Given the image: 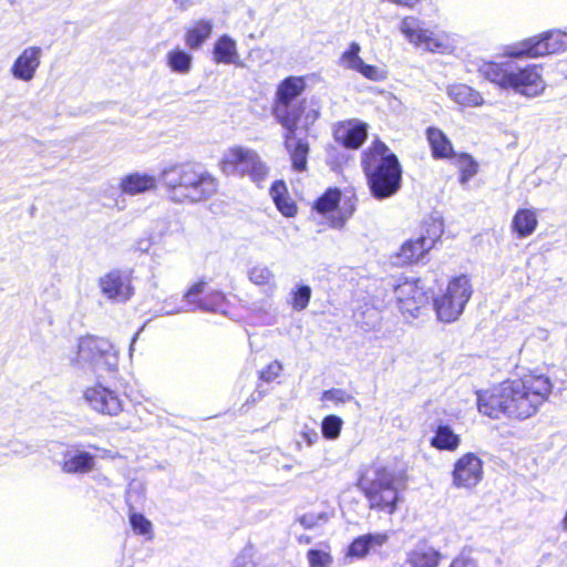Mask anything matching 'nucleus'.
<instances>
[{"label":"nucleus","mask_w":567,"mask_h":567,"mask_svg":"<svg viewBox=\"0 0 567 567\" xmlns=\"http://www.w3.org/2000/svg\"><path fill=\"white\" fill-rule=\"evenodd\" d=\"M309 567H331L332 556L322 549H309L307 553Z\"/></svg>","instance_id":"39"},{"label":"nucleus","mask_w":567,"mask_h":567,"mask_svg":"<svg viewBox=\"0 0 567 567\" xmlns=\"http://www.w3.org/2000/svg\"><path fill=\"white\" fill-rule=\"evenodd\" d=\"M213 32V22L200 19L194 22L185 32V44L192 50L199 49Z\"/></svg>","instance_id":"27"},{"label":"nucleus","mask_w":567,"mask_h":567,"mask_svg":"<svg viewBox=\"0 0 567 567\" xmlns=\"http://www.w3.org/2000/svg\"><path fill=\"white\" fill-rule=\"evenodd\" d=\"M184 164L173 165L164 168L159 175V181L169 190V196L176 202V188L181 184V177Z\"/></svg>","instance_id":"33"},{"label":"nucleus","mask_w":567,"mask_h":567,"mask_svg":"<svg viewBox=\"0 0 567 567\" xmlns=\"http://www.w3.org/2000/svg\"><path fill=\"white\" fill-rule=\"evenodd\" d=\"M43 50L38 45L24 48L10 66V74L21 82H31L41 65Z\"/></svg>","instance_id":"18"},{"label":"nucleus","mask_w":567,"mask_h":567,"mask_svg":"<svg viewBox=\"0 0 567 567\" xmlns=\"http://www.w3.org/2000/svg\"><path fill=\"white\" fill-rule=\"evenodd\" d=\"M90 447H91V449H94V450H96V451H102L103 453H107V452H109V451H106V450H102V449H100V447H97V446H95V445H90Z\"/></svg>","instance_id":"52"},{"label":"nucleus","mask_w":567,"mask_h":567,"mask_svg":"<svg viewBox=\"0 0 567 567\" xmlns=\"http://www.w3.org/2000/svg\"><path fill=\"white\" fill-rule=\"evenodd\" d=\"M213 58L216 63L237 64V42L227 34L220 35L214 44Z\"/></svg>","instance_id":"25"},{"label":"nucleus","mask_w":567,"mask_h":567,"mask_svg":"<svg viewBox=\"0 0 567 567\" xmlns=\"http://www.w3.org/2000/svg\"><path fill=\"white\" fill-rule=\"evenodd\" d=\"M217 181L209 173L184 165L181 184L176 188V202H200L217 192Z\"/></svg>","instance_id":"11"},{"label":"nucleus","mask_w":567,"mask_h":567,"mask_svg":"<svg viewBox=\"0 0 567 567\" xmlns=\"http://www.w3.org/2000/svg\"><path fill=\"white\" fill-rule=\"evenodd\" d=\"M58 464L65 474H86L93 471L95 458L78 445H71L62 453V460Z\"/></svg>","instance_id":"20"},{"label":"nucleus","mask_w":567,"mask_h":567,"mask_svg":"<svg viewBox=\"0 0 567 567\" xmlns=\"http://www.w3.org/2000/svg\"><path fill=\"white\" fill-rule=\"evenodd\" d=\"M133 270L112 269L99 279L103 296L114 302L125 303L134 295Z\"/></svg>","instance_id":"13"},{"label":"nucleus","mask_w":567,"mask_h":567,"mask_svg":"<svg viewBox=\"0 0 567 567\" xmlns=\"http://www.w3.org/2000/svg\"><path fill=\"white\" fill-rule=\"evenodd\" d=\"M472 293L473 287L467 276L461 275L451 279L445 291L433 300L437 319L445 323L456 321L463 313Z\"/></svg>","instance_id":"7"},{"label":"nucleus","mask_w":567,"mask_h":567,"mask_svg":"<svg viewBox=\"0 0 567 567\" xmlns=\"http://www.w3.org/2000/svg\"><path fill=\"white\" fill-rule=\"evenodd\" d=\"M512 226L522 238L532 235L537 226L536 213L532 209H519L513 218Z\"/></svg>","instance_id":"31"},{"label":"nucleus","mask_w":567,"mask_h":567,"mask_svg":"<svg viewBox=\"0 0 567 567\" xmlns=\"http://www.w3.org/2000/svg\"><path fill=\"white\" fill-rule=\"evenodd\" d=\"M329 518H330V515L327 512H320V513L311 512V513H307V514L302 515L299 518V523L305 528L309 529V528H313V527L326 524L329 520Z\"/></svg>","instance_id":"41"},{"label":"nucleus","mask_w":567,"mask_h":567,"mask_svg":"<svg viewBox=\"0 0 567 567\" xmlns=\"http://www.w3.org/2000/svg\"><path fill=\"white\" fill-rule=\"evenodd\" d=\"M457 165L461 171L460 182L463 185L477 173V163L468 154H461L457 157Z\"/></svg>","instance_id":"35"},{"label":"nucleus","mask_w":567,"mask_h":567,"mask_svg":"<svg viewBox=\"0 0 567 567\" xmlns=\"http://www.w3.org/2000/svg\"><path fill=\"white\" fill-rule=\"evenodd\" d=\"M553 383L544 374H529L505 381L489 390L477 391L478 411L492 419H527L548 399Z\"/></svg>","instance_id":"2"},{"label":"nucleus","mask_w":567,"mask_h":567,"mask_svg":"<svg viewBox=\"0 0 567 567\" xmlns=\"http://www.w3.org/2000/svg\"><path fill=\"white\" fill-rule=\"evenodd\" d=\"M480 72L498 87L512 90L526 97L539 96L546 89L542 68L536 64L519 68L509 61L503 63L484 62Z\"/></svg>","instance_id":"4"},{"label":"nucleus","mask_w":567,"mask_h":567,"mask_svg":"<svg viewBox=\"0 0 567 567\" xmlns=\"http://www.w3.org/2000/svg\"><path fill=\"white\" fill-rule=\"evenodd\" d=\"M220 168L226 175L249 176L255 183L262 182L268 175V167L258 153L244 146L228 148L220 161Z\"/></svg>","instance_id":"9"},{"label":"nucleus","mask_w":567,"mask_h":567,"mask_svg":"<svg viewBox=\"0 0 567 567\" xmlns=\"http://www.w3.org/2000/svg\"><path fill=\"white\" fill-rule=\"evenodd\" d=\"M306 89L300 76L286 78L277 87L272 105V114L284 128L285 147L290 156L295 171L307 168L309 143L306 136L311 125L320 115L319 102L315 99L297 101Z\"/></svg>","instance_id":"1"},{"label":"nucleus","mask_w":567,"mask_h":567,"mask_svg":"<svg viewBox=\"0 0 567 567\" xmlns=\"http://www.w3.org/2000/svg\"><path fill=\"white\" fill-rule=\"evenodd\" d=\"M559 71L567 78V61H561L559 63Z\"/></svg>","instance_id":"48"},{"label":"nucleus","mask_w":567,"mask_h":567,"mask_svg":"<svg viewBox=\"0 0 567 567\" xmlns=\"http://www.w3.org/2000/svg\"><path fill=\"white\" fill-rule=\"evenodd\" d=\"M449 97L464 107H476L484 103L481 93L465 84H453L447 87Z\"/></svg>","instance_id":"26"},{"label":"nucleus","mask_w":567,"mask_h":567,"mask_svg":"<svg viewBox=\"0 0 567 567\" xmlns=\"http://www.w3.org/2000/svg\"><path fill=\"white\" fill-rule=\"evenodd\" d=\"M360 51V44L357 42H351L349 49L342 53L340 58V64L346 69L359 72L369 80H383L385 78L384 71L374 65L364 63L359 55Z\"/></svg>","instance_id":"21"},{"label":"nucleus","mask_w":567,"mask_h":567,"mask_svg":"<svg viewBox=\"0 0 567 567\" xmlns=\"http://www.w3.org/2000/svg\"><path fill=\"white\" fill-rule=\"evenodd\" d=\"M158 179L155 175L134 172L120 179L118 188L122 193L135 196L157 188Z\"/></svg>","instance_id":"22"},{"label":"nucleus","mask_w":567,"mask_h":567,"mask_svg":"<svg viewBox=\"0 0 567 567\" xmlns=\"http://www.w3.org/2000/svg\"><path fill=\"white\" fill-rule=\"evenodd\" d=\"M336 140L348 148H359L367 138V126L362 123H343L334 132Z\"/></svg>","instance_id":"24"},{"label":"nucleus","mask_w":567,"mask_h":567,"mask_svg":"<svg viewBox=\"0 0 567 567\" xmlns=\"http://www.w3.org/2000/svg\"><path fill=\"white\" fill-rule=\"evenodd\" d=\"M442 554L427 542H417L406 554L405 563L410 567H437Z\"/></svg>","instance_id":"23"},{"label":"nucleus","mask_w":567,"mask_h":567,"mask_svg":"<svg viewBox=\"0 0 567 567\" xmlns=\"http://www.w3.org/2000/svg\"><path fill=\"white\" fill-rule=\"evenodd\" d=\"M249 280L257 286H267L274 281L272 271L264 265H256L248 271Z\"/></svg>","instance_id":"36"},{"label":"nucleus","mask_w":567,"mask_h":567,"mask_svg":"<svg viewBox=\"0 0 567 567\" xmlns=\"http://www.w3.org/2000/svg\"><path fill=\"white\" fill-rule=\"evenodd\" d=\"M443 234V225L440 220L432 219L426 226L425 230L416 239L405 241L400 250L399 258L402 262L419 261L429 250H431L435 243Z\"/></svg>","instance_id":"15"},{"label":"nucleus","mask_w":567,"mask_h":567,"mask_svg":"<svg viewBox=\"0 0 567 567\" xmlns=\"http://www.w3.org/2000/svg\"><path fill=\"white\" fill-rule=\"evenodd\" d=\"M370 508L393 514L400 499L398 478L392 470L374 465L365 470L359 481Z\"/></svg>","instance_id":"5"},{"label":"nucleus","mask_w":567,"mask_h":567,"mask_svg":"<svg viewBox=\"0 0 567 567\" xmlns=\"http://www.w3.org/2000/svg\"><path fill=\"white\" fill-rule=\"evenodd\" d=\"M389 533H368L355 537L347 548L346 556L351 559H364L371 554H378L388 544Z\"/></svg>","instance_id":"19"},{"label":"nucleus","mask_w":567,"mask_h":567,"mask_svg":"<svg viewBox=\"0 0 567 567\" xmlns=\"http://www.w3.org/2000/svg\"><path fill=\"white\" fill-rule=\"evenodd\" d=\"M430 443L436 450L454 452L461 445V437L450 425L440 424Z\"/></svg>","instance_id":"28"},{"label":"nucleus","mask_w":567,"mask_h":567,"mask_svg":"<svg viewBox=\"0 0 567 567\" xmlns=\"http://www.w3.org/2000/svg\"><path fill=\"white\" fill-rule=\"evenodd\" d=\"M343 421L337 415H328L321 424L322 435L328 440H334L340 435Z\"/></svg>","instance_id":"38"},{"label":"nucleus","mask_w":567,"mask_h":567,"mask_svg":"<svg viewBox=\"0 0 567 567\" xmlns=\"http://www.w3.org/2000/svg\"><path fill=\"white\" fill-rule=\"evenodd\" d=\"M311 298V288L309 286H300L292 292V308L301 311L308 307Z\"/></svg>","instance_id":"40"},{"label":"nucleus","mask_w":567,"mask_h":567,"mask_svg":"<svg viewBox=\"0 0 567 567\" xmlns=\"http://www.w3.org/2000/svg\"><path fill=\"white\" fill-rule=\"evenodd\" d=\"M148 247H150V243L147 241V243H145V247H141V250L147 251Z\"/></svg>","instance_id":"54"},{"label":"nucleus","mask_w":567,"mask_h":567,"mask_svg":"<svg viewBox=\"0 0 567 567\" xmlns=\"http://www.w3.org/2000/svg\"><path fill=\"white\" fill-rule=\"evenodd\" d=\"M323 401H331L334 403H347L353 400V396L342 389L326 390L322 393Z\"/></svg>","instance_id":"42"},{"label":"nucleus","mask_w":567,"mask_h":567,"mask_svg":"<svg viewBox=\"0 0 567 567\" xmlns=\"http://www.w3.org/2000/svg\"><path fill=\"white\" fill-rule=\"evenodd\" d=\"M233 567H255L254 563L245 557H239L235 560Z\"/></svg>","instance_id":"45"},{"label":"nucleus","mask_w":567,"mask_h":567,"mask_svg":"<svg viewBox=\"0 0 567 567\" xmlns=\"http://www.w3.org/2000/svg\"><path fill=\"white\" fill-rule=\"evenodd\" d=\"M71 362L89 365L95 371H113L118 364V352L106 339L86 336L79 339L76 354Z\"/></svg>","instance_id":"8"},{"label":"nucleus","mask_w":567,"mask_h":567,"mask_svg":"<svg viewBox=\"0 0 567 567\" xmlns=\"http://www.w3.org/2000/svg\"><path fill=\"white\" fill-rule=\"evenodd\" d=\"M483 473V461L475 453H465L454 463L452 484L456 488L472 489L481 483Z\"/></svg>","instance_id":"16"},{"label":"nucleus","mask_w":567,"mask_h":567,"mask_svg":"<svg viewBox=\"0 0 567 567\" xmlns=\"http://www.w3.org/2000/svg\"><path fill=\"white\" fill-rule=\"evenodd\" d=\"M299 543H303V544H309L310 543V537L309 536H306V535H302V536H299L298 538Z\"/></svg>","instance_id":"51"},{"label":"nucleus","mask_w":567,"mask_h":567,"mask_svg":"<svg viewBox=\"0 0 567 567\" xmlns=\"http://www.w3.org/2000/svg\"><path fill=\"white\" fill-rule=\"evenodd\" d=\"M181 311H183V309H182V308H172V309H165V310H164V312H165L166 315H174V313H178V312H181Z\"/></svg>","instance_id":"50"},{"label":"nucleus","mask_w":567,"mask_h":567,"mask_svg":"<svg viewBox=\"0 0 567 567\" xmlns=\"http://www.w3.org/2000/svg\"><path fill=\"white\" fill-rule=\"evenodd\" d=\"M270 195L278 210L286 217H293L297 214V206L287 195L284 182H275L270 188Z\"/></svg>","instance_id":"30"},{"label":"nucleus","mask_w":567,"mask_h":567,"mask_svg":"<svg viewBox=\"0 0 567 567\" xmlns=\"http://www.w3.org/2000/svg\"><path fill=\"white\" fill-rule=\"evenodd\" d=\"M130 525L135 535L152 540L154 537L153 524L143 514L131 512L128 515Z\"/></svg>","instance_id":"34"},{"label":"nucleus","mask_w":567,"mask_h":567,"mask_svg":"<svg viewBox=\"0 0 567 567\" xmlns=\"http://www.w3.org/2000/svg\"><path fill=\"white\" fill-rule=\"evenodd\" d=\"M399 29L409 43L424 51L450 54L456 48L453 34L426 29L415 17L403 18Z\"/></svg>","instance_id":"6"},{"label":"nucleus","mask_w":567,"mask_h":567,"mask_svg":"<svg viewBox=\"0 0 567 567\" xmlns=\"http://www.w3.org/2000/svg\"><path fill=\"white\" fill-rule=\"evenodd\" d=\"M140 332L141 330H138L132 338L131 340V346H130V355H132V352H133V346L135 343V341L137 340L138 336H140Z\"/></svg>","instance_id":"49"},{"label":"nucleus","mask_w":567,"mask_h":567,"mask_svg":"<svg viewBox=\"0 0 567 567\" xmlns=\"http://www.w3.org/2000/svg\"><path fill=\"white\" fill-rule=\"evenodd\" d=\"M567 50V32L549 30L506 48L511 58H538Z\"/></svg>","instance_id":"10"},{"label":"nucleus","mask_w":567,"mask_h":567,"mask_svg":"<svg viewBox=\"0 0 567 567\" xmlns=\"http://www.w3.org/2000/svg\"><path fill=\"white\" fill-rule=\"evenodd\" d=\"M450 567H477V565L473 559L468 557L458 556L452 561Z\"/></svg>","instance_id":"44"},{"label":"nucleus","mask_w":567,"mask_h":567,"mask_svg":"<svg viewBox=\"0 0 567 567\" xmlns=\"http://www.w3.org/2000/svg\"><path fill=\"white\" fill-rule=\"evenodd\" d=\"M302 435L309 445H311L318 437V434L315 431L310 433H303Z\"/></svg>","instance_id":"47"},{"label":"nucleus","mask_w":567,"mask_h":567,"mask_svg":"<svg viewBox=\"0 0 567 567\" xmlns=\"http://www.w3.org/2000/svg\"><path fill=\"white\" fill-rule=\"evenodd\" d=\"M174 1L183 10H186L195 4V0H174Z\"/></svg>","instance_id":"46"},{"label":"nucleus","mask_w":567,"mask_h":567,"mask_svg":"<svg viewBox=\"0 0 567 567\" xmlns=\"http://www.w3.org/2000/svg\"><path fill=\"white\" fill-rule=\"evenodd\" d=\"M282 468H284L285 471H290V470L292 468V465H291V464H285V465L282 466Z\"/></svg>","instance_id":"53"},{"label":"nucleus","mask_w":567,"mask_h":567,"mask_svg":"<svg viewBox=\"0 0 567 567\" xmlns=\"http://www.w3.org/2000/svg\"><path fill=\"white\" fill-rule=\"evenodd\" d=\"M184 299L195 308L210 312H226L227 300L225 295L219 290L207 292V284L203 280L194 284L185 292Z\"/></svg>","instance_id":"17"},{"label":"nucleus","mask_w":567,"mask_h":567,"mask_svg":"<svg viewBox=\"0 0 567 567\" xmlns=\"http://www.w3.org/2000/svg\"><path fill=\"white\" fill-rule=\"evenodd\" d=\"M281 371L282 364L276 360L268 364L267 368L260 372V379H262L266 382H271L279 377Z\"/></svg>","instance_id":"43"},{"label":"nucleus","mask_w":567,"mask_h":567,"mask_svg":"<svg viewBox=\"0 0 567 567\" xmlns=\"http://www.w3.org/2000/svg\"><path fill=\"white\" fill-rule=\"evenodd\" d=\"M362 166L374 198L392 197L401 188L402 167L396 155L383 142L377 141L364 153Z\"/></svg>","instance_id":"3"},{"label":"nucleus","mask_w":567,"mask_h":567,"mask_svg":"<svg viewBox=\"0 0 567 567\" xmlns=\"http://www.w3.org/2000/svg\"><path fill=\"white\" fill-rule=\"evenodd\" d=\"M393 289L402 315L410 318H417L421 309L429 301L427 293L421 280L401 278L399 282L393 286Z\"/></svg>","instance_id":"12"},{"label":"nucleus","mask_w":567,"mask_h":567,"mask_svg":"<svg viewBox=\"0 0 567 567\" xmlns=\"http://www.w3.org/2000/svg\"><path fill=\"white\" fill-rule=\"evenodd\" d=\"M426 138L435 158H449L454 154L451 141L441 130L429 127Z\"/></svg>","instance_id":"29"},{"label":"nucleus","mask_w":567,"mask_h":567,"mask_svg":"<svg viewBox=\"0 0 567 567\" xmlns=\"http://www.w3.org/2000/svg\"><path fill=\"white\" fill-rule=\"evenodd\" d=\"M166 61L172 72L187 74L192 69L193 56L182 49H174L166 54Z\"/></svg>","instance_id":"32"},{"label":"nucleus","mask_w":567,"mask_h":567,"mask_svg":"<svg viewBox=\"0 0 567 567\" xmlns=\"http://www.w3.org/2000/svg\"><path fill=\"white\" fill-rule=\"evenodd\" d=\"M340 200V192L338 189H328L321 197L316 202V209L319 213H328L333 210Z\"/></svg>","instance_id":"37"},{"label":"nucleus","mask_w":567,"mask_h":567,"mask_svg":"<svg viewBox=\"0 0 567 567\" xmlns=\"http://www.w3.org/2000/svg\"><path fill=\"white\" fill-rule=\"evenodd\" d=\"M83 399L91 410L103 415L117 416L124 410V401L120 394L101 383L87 386Z\"/></svg>","instance_id":"14"}]
</instances>
